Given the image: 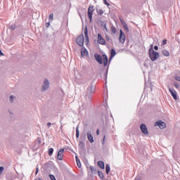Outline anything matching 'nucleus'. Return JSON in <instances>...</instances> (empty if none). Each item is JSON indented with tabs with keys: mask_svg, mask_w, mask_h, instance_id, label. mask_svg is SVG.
Returning a JSON list of instances; mask_svg holds the SVG:
<instances>
[{
	"mask_svg": "<svg viewBox=\"0 0 180 180\" xmlns=\"http://www.w3.org/2000/svg\"><path fill=\"white\" fill-rule=\"evenodd\" d=\"M149 57L151 60V61H155L156 60H158L160 57V53L158 52H156L153 49H149Z\"/></svg>",
	"mask_w": 180,
	"mask_h": 180,
	"instance_id": "f257e3e1",
	"label": "nucleus"
},
{
	"mask_svg": "<svg viewBox=\"0 0 180 180\" xmlns=\"http://www.w3.org/2000/svg\"><path fill=\"white\" fill-rule=\"evenodd\" d=\"M49 88H50V82H49V80H47V79H45L41 91V92H44V91H47Z\"/></svg>",
	"mask_w": 180,
	"mask_h": 180,
	"instance_id": "f03ea898",
	"label": "nucleus"
},
{
	"mask_svg": "<svg viewBox=\"0 0 180 180\" xmlns=\"http://www.w3.org/2000/svg\"><path fill=\"white\" fill-rule=\"evenodd\" d=\"M94 11L95 10L94 9V6H90L88 8L87 16H88L90 22H92V15H94Z\"/></svg>",
	"mask_w": 180,
	"mask_h": 180,
	"instance_id": "7ed1b4c3",
	"label": "nucleus"
},
{
	"mask_svg": "<svg viewBox=\"0 0 180 180\" xmlns=\"http://www.w3.org/2000/svg\"><path fill=\"white\" fill-rule=\"evenodd\" d=\"M154 126L155 127H158L160 129H165V127H167V124L162 121H157L155 122Z\"/></svg>",
	"mask_w": 180,
	"mask_h": 180,
	"instance_id": "20e7f679",
	"label": "nucleus"
},
{
	"mask_svg": "<svg viewBox=\"0 0 180 180\" xmlns=\"http://www.w3.org/2000/svg\"><path fill=\"white\" fill-rule=\"evenodd\" d=\"M84 35H83V34H81V35H79V36L77 38V39H76V43H77V44H78V46H84Z\"/></svg>",
	"mask_w": 180,
	"mask_h": 180,
	"instance_id": "39448f33",
	"label": "nucleus"
},
{
	"mask_svg": "<svg viewBox=\"0 0 180 180\" xmlns=\"http://www.w3.org/2000/svg\"><path fill=\"white\" fill-rule=\"evenodd\" d=\"M120 43H122L123 44V43H124V41H126V35H124V33H123V31L122 30H120Z\"/></svg>",
	"mask_w": 180,
	"mask_h": 180,
	"instance_id": "423d86ee",
	"label": "nucleus"
},
{
	"mask_svg": "<svg viewBox=\"0 0 180 180\" xmlns=\"http://www.w3.org/2000/svg\"><path fill=\"white\" fill-rule=\"evenodd\" d=\"M94 92H95V88L94 86L90 85L87 89L86 96L91 98V94H94Z\"/></svg>",
	"mask_w": 180,
	"mask_h": 180,
	"instance_id": "0eeeda50",
	"label": "nucleus"
},
{
	"mask_svg": "<svg viewBox=\"0 0 180 180\" xmlns=\"http://www.w3.org/2000/svg\"><path fill=\"white\" fill-rule=\"evenodd\" d=\"M98 43H99V44H102L103 46H105V44H106V41H105V39L102 37V35H101V34H98Z\"/></svg>",
	"mask_w": 180,
	"mask_h": 180,
	"instance_id": "6e6552de",
	"label": "nucleus"
},
{
	"mask_svg": "<svg viewBox=\"0 0 180 180\" xmlns=\"http://www.w3.org/2000/svg\"><path fill=\"white\" fill-rule=\"evenodd\" d=\"M140 129L143 134H148V129H147V127L144 124H141L140 125Z\"/></svg>",
	"mask_w": 180,
	"mask_h": 180,
	"instance_id": "1a4fd4ad",
	"label": "nucleus"
},
{
	"mask_svg": "<svg viewBox=\"0 0 180 180\" xmlns=\"http://www.w3.org/2000/svg\"><path fill=\"white\" fill-rule=\"evenodd\" d=\"M63 157H64V149H60L57 155V158L60 161H63Z\"/></svg>",
	"mask_w": 180,
	"mask_h": 180,
	"instance_id": "9d476101",
	"label": "nucleus"
},
{
	"mask_svg": "<svg viewBox=\"0 0 180 180\" xmlns=\"http://www.w3.org/2000/svg\"><path fill=\"white\" fill-rule=\"evenodd\" d=\"M94 57L98 64H103V60L101 55L95 54Z\"/></svg>",
	"mask_w": 180,
	"mask_h": 180,
	"instance_id": "9b49d317",
	"label": "nucleus"
},
{
	"mask_svg": "<svg viewBox=\"0 0 180 180\" xmlns=\"http://www.w3.org/2000/svg\"><path fill=\"white\" fill-rule=\"evenodd\" d=\"M84 43H86V44H88V43H89V37H88V28L86 27L84 29Z\"/></svg>",
	"mask_w": 180,
	"mask_h": 180,
	"instance_id": "f8f14e48",
	"label": "nucleus"
},
{
	"mask_svg": "<svg viewBox=\"0 0 180 180\" xmlns=\"http://www.w3.org/2000/svg\"><path fill=\"white\" fill-rule=\"evenodd\" d=\"M172 96L174 98V99H175V101H176V99H178V96H176V91H175V90L174 89H169Z\"/></svg>",
	"mask_w": 180,
	"mask_h": 180,
	"instance_id": "ddd939ff",
	"label": "nucleus"
},
{
	"mask_svg": "<svg viewBox=\"0 0 180 180\" xmlns=\"http://www.w3.org/2000/svg\"><path fill=\"white\" fill-rule=\"evenodd\" d=\"M87 139L89 143H94V141H95L94 140V136H92V133L91 131L87 132Z\"/></svg>",
	"mask_w": 180,
	"mask_h": 180,
	"instance_id": "4468645a",
	"label": "nucleus"
},
{
	"mask_svg": "<svg viewBox=\"0 0 180 180\" xmlns=\"http://www.w3.org/2000/svg\"><path fill=\"white\" fill-rule=\"evenodd\" d=\"M81 54L82 57H86L88 56V51L86 49L82 48L81 49Z\"/></svg>",
	"mask_w": 180,
	"mask_h": 180,
	"instance_id": "2eb2a0df",
	"label": "nucleus"
},
{
	"mask_svg": "<svg viewBox=\"0 0 180 180\" xmlns=\"http://www.w3.org/2000/svg\"><path fill=\"white\" fill-rule=\"evenodd\" d=\"M103 65L106 67L108 65V56L106 55H103Z\"/></svg>",
	"mask_w": 180,
	"mask_h": 180,
	"instance_id": "dca6fc26",
	"label": "nucleus"
},
{
	"mask_svg": "<svg viewBox=\"0 0 180 180\" xmlns=\"http://www.w3.org/2000/svg\"><path fill=\"white\" fill-rule=\"evenodd\" d=\"M98 165L101 169H105V163L103 161H98Z\"/></svg>",
	"mask_w": 180,
	"mask_h": 180,
	"instance_id": "f3484780",
	"label": "nucleus"
},
{
	"mask_svg": "<svg viewBox=\"0 0 180 180\" xmlns=\"http://www.w3.org/2000/svg\"><path fill=\"white\" fill-rule=\"evenodd\" d=\"M162 53L163 54V56H165V57H169V52L165 49H163L162 51Z\"/></svg>",
	"mask_w": 180,
	"mask_h": 180,
	"instance_id": "a211bd4d",
	"label": "nucleus"
},
{
	"mask_svg": "<svg viewBox=\"0 0 180 180\" xmlns=\"http://www.w3.org/2000/svg\"><path fill=\"white\" fill-rule=\"evenodd\" d=\"M105 172L106 174H109V172H110V166L109 164H107L105 166Z\"/></svg>",
	"mask_w": 180,
	"mask_h": 180,
	"instance_id": "6ab92c4d",
	"label": "nucleus"
},
{
	"mask_svg": "<svg viewBox=\"0 0 180 180\" xmlns=\"http://www.w3.org/2000/svg\"><path fill=\"white\" fill-rule=\"evenodd\" d=\"M16 101V97L15 96H10V102L13 103Z\"/></svg>",
	"mask_w": 180,
	"mask_h": 180,
	"instance_id": "aec40b11",
	"label": "nucleus"
},
{
	"mask_svg": "<svg viewBox=\"0 0 180 180\" xmlns=\"http://www.w3.org/2000/svg\"><path fill=\"white\" fill-rule=\"evenodd\" d=\"M53 151H54V149H53L52 148H49L48 150L49 155H50V156L53 155Z\"/></svg>",
	"mask_w": 180,
	"mask_h": 180,
	"instance_id": "412c9836",
	"label": "nucleus"
},
{
	"mask_svg": "<svg viewBox=\"0 0 180 180\" xmlns=\"http://www.w3.org/2000/svg\"><path fill=\"white\" fill-rule=\"evenodd\" d=\"M53 19H54V14L51 13L49 15V22H53Z\"/></svg>",
	"mask_w": 180,
	"mask_h": 180,
	"instance_id": "4be33fe9",
	"label": "nucleus"
},
{
	"mask_svg": "<svg viewBox=\"0 0 180 180\" xmlns=\"http://www.w3.org/2000/svg\"><path fill=\"white\" fill-rule=\"evenodd\" d=\"M76 137L79 139V129H78V127L76 128Z\"/></svg>",
	"mask_w": 180,
	"mask_h": 180,
	"instance_id": "5701e85b",
	"label": "nucleus"
},
{
	"mask_svg": "<svg viewBox=\"0 0 180 180\" xmlns=\"http://www.w3.org/2000/svg\"><path fill=\"white\" fill-rule=\"evenodd\" d=\"M98 15H103V9H97L96 10Z\"/></svg>",
	"mask_w": 180,
	"mask_h": 180,
	"instance_id": "b1692460",
	"label": "nucleus"
},
{
	"mask_svg": "<svg viewBox=\"0 0 180 180\" xmlns=\"http://www.w3.org/2000/svg\"><path fill=\"white\" fill-rule=\"evenodd\" d=\"M116 56V51L115 49L111 50V57H115Z\"/></svg>",
	"mask_w": 180,
	"mask_h": 180,
	"instance_id": "393cba45",
	"label": "nucleus"
},
{
	"mask_svg": "<svg viewBox=\"0 0 180 180\" xmlns=\"http://www.w3.org/2000/svg\"><path fill=\"white\" fill-rule=\"evenodd\" d=\"M80 139H81V140H86V135H85V134H81V136H80Z\"/></svg>",
	"mask_w": 180,
	"mask_h": 180,
	"instance_id": "a878e982",
	"label": "nucleus"
},
{
	"mask_svg": "<svg viewBox=\"0 0 180 180\" xmlns=\"http://www.w3.org/2000/svg\"><path fill=\"white\" fill-rule=\"evenodd\" d=\"M123 27L125 29L126 32H129V26H127V24H124Z\"/></svg>",
	"mask_w": 180,
	"mask_h": 180,
	"instance_id": "bb28decb",
	"label": "nucleus"
},
{
	"mask_svg": "<svg viewBox=\"0 0 180 180\" xmlns=\"http://www.w3.org/2000/svg\"><path fill=\"white\" fill-rule=\"evenodd\" d=\"M9 29H11V30H15L16 29V25H12L9 27Z\"/></svg>",
	"mask_w": 180,
	"mask_h": 180,
	"instance_id": "cd10ccee",
	"label": "nucleus"
},
{
	"mask_svg": "<svg viewBox=\"0 0 180 180\" xmlns=\"http://www.w3.org/2000/svg\"><path fill=\"white\" fill-rule=\"evenodd\" d=\"M84 146H85V144L84 143V142H82V141H80L79 142V146L81 147L82 148H83Z\"/></svg>",
	"mask_w": 180,
	"mask_h": 180,
	"instance_id": "c85d7f7f",
	"label": "nucleus"
},
{
	"mask_svg": "<svg viewBox=\"0 0 180 180\" xmlns=\"http://www.w3.org/2000/svg\"><path fill=\"white\" fill-rule=\"evenodd\" d=\"M174 85L177 89H179V84L178 82H174Z\"/></svg>",
	"mask_w": 180,
	"mask_h": 180,
	"instance_id": "c756f323",
	"label": "nucleus"
},
{
	"mask_svg": "<svg viewBox=\"0 0 180 180\" xmlns=\"http://www.w3.org/2000/svg\"><path fill=\"white\" fill-rule=\"evenodd\" d=\"M98 176H100L101 179H103V173L98 172Z\"/></svg>",
	"mask_w": 180,
	"mask_h": 180,
	"instance_id": "7c9ffc66",
	"label": "nucleus"
},
{
	"mask_svg": "<svg viewBox=\"0 0 180 180\" xmlns=\"http://www.w3.org/2000/svg\"><path fill=\"white\" fill-rule=\"evenodd\" d=\"M77 162V165L79 168H81V161L79 160H76Z\"/></svg>",
	"mask_w": 180,
	"mask_h": 180,
	"instance_id": "2f4dec72",
	"label": "nucleus"
},
{
	"mask_svg": "<svg viewBox=\"0 0 180 180\" xmlns=\"http://www.w3.org/2000/svg\"><path fill=\"white\" fill-rule=\"evenodd\" d=\"M111 32L115 34H116V28H115L114 27H111Z\"/></svg>",
	"mask_w": 180,
	"mask_h": 180,
	"instance_id": "473e14b6",
	"label": "nucleus"
},
{
	"mask_svg": "<svg viewBox=\"0 0 180 180\" xmlns=\"http://www.w3.org/2000/svg\"><path fill=\"white\" fill-rule=\"evenodd\" d=\"M5 169V167H0V175L2 174V172H4V170Z\"/></svg>",
	"mask_w": 180,
	"mask_h": 180,
	"instance_id": "72a5a7b5",
	"label": "nucleus"
},
{
	"mask_svg": "<svg viewBox=\"0 0 180 180\" xmlns=\"http://www.w3.org/2000/svg\"><path fill=\"white\" fill-rule=\"evenodd\" d=\"M49 178H50L51 180H56V177H55L54 175H53V174H50V175H49Z\"/></svg>",
	"mask_w": 180,
	"mask_h": 180,
	"instance_id": "f704fd0d",
	"label": "nucleus"
},
{
	"mask_svg": "<svg viewBox=\"0 0 180 180\" xmlns=\"http://www.w3.org/2000/svg\"><path fill=\"white\" fill-rule=\"evenodd\" d=\"M174 79H176V81H179V82H180V77H179V76H175Z\"/></svg>",
	"mask_w": 180,
	"mask_h": 180,
	"instance_id": "c9c22d12",
	"label": "nucleus"
},
{
	"mask_svg": "<svg viewBox=\"0 0 180 180\" xmlns=\"http://www.w3.org/2000/svg\"><path fill=\"white\" fill-rule=\"evenodd\" d=\"M103 3L105 4V5H107V6H109V3H108V1L106 0H103Z\"/></svg>",
	"mask_w": 180,
	"mask_h": 180,
	"instance_id": "e433bc0d",
	"label": "nucleus"
},
{
	"mask_svg": "<svg viewBox=\"0 0 180 180\" xmlns=\"http://www.w3.org/2000/svg\"><path fill=\"white\" fill-rule=\"evenodd\" d=\"M120 22H121L122 26H124V25H126V22H124V20H120Z\"/></svg>",
	"mask_w": 180,
	"mask_h": 180,
	"instance_id": "4c0bfd02",
	"label": "nucleus"
},
{
	"mask_svg": "<svg viewBox=\"0 0 180 180\" xmlns=\"http://www.w3.org/2000/svg\"><path fill=\"white\" fill-rule=\"evenodd\" d=\"M105 39H106L107 41H110V37H109V36L106 35Z\"/></svg>",
	"mask_w": 180,
	"mask_h": 180,
	"instance_id": "58836bf2",
	"label": "nucleus"
},
{
	"mask_svg": "<svg viewBox=\"0 0 180 180\" xmlns=\"http://www.w3.org/2000/svg\"><path fill=\"white\" fill-rule=\"evenodd\" d=\"M165 44H167V39H164V40L162 41V45H163V46H165Z\"/></svg>",
	"mask_w": 180,
	"mask_h": 180,
	"instance_id": "ea45409f",
	"label": "nucleus"
},
{
	"mask_svg": "<svg viewBox=\"0 0 180 180\" xmlns=\"http://www.w3.org/2000/svg\"><path fill=\"white\" fill-rule=\"evenodd\" d=\"M47 127H50L51 126V122H48L46 124Z\"/></svg>",
	"mask_w": 180,
	"mask_h": 180,
	"instance_id": "a19ab883",
	"label": "nucleus"
},
{
	"mask_svg": "<svg viewBox=\"0 0 180 180\" xmlns=\"http://www.w3.org/2000/svg\"><path fill=\"white\" fill-rule=\"evenodd\" d=\"M99 133H100L99 129H97V131H96V134H97V136H99Z\"/></svg>",
	"mask_w": 180,
	"mask_h": 180,
	"instance_id": "79ce46f5",
	"label": "nucleus"
},
{
	"mask_svg": "<svg viewBox=\"0 0 180 180\" xmlns=\"http://www.w3.org/2000/svg\"><path fill=\"white\" fill-rule=\"evenodd\" d=\"M0 56H4V53H2V50L0 49Z\"/></svg>",
	"mask_w": 180,
	"mask_h": 180,
	"instance_id": "37998d69",
	"label": "nucleus"
},
{
	"mask_svg": "<svg viewBox=\"0 0 180 180\" xmlns=\"http://www.w3.org/2000/svg\"><path fill=\"white\" fill-rule=\"evenodd\" d=\"M38 172H39V167H37V169H36V174H38Z\"/></svg>",
	"mask_w": 180,
	"mask_h": 180,
	"instance_id": "c03bdc74",
	"label": "nucleus"
},
{
	"mask_svg": "<svg viewBox=\"0 0 180 180\" xmlns=\"http://www.w3.org/2000/svg\"><path fill=\"white\" fill-rule=\"evenodd\" d=\"M154 49H155V50H156V51H157V50H158V46H154Z\"/></svg>",
	"mask_w": 180,
	"mask_h": 180,
	"instance_id": "a18cd8bd",
	"label": "nucleus"
},
{
	"mask_svg": "<svg viewBox=\"0 0 180 180\" xmlns=\"http://www.w3.org/2000/svg\"><path fill=\"white\" fill-rule=\"evenodd\" d=\"M50 26V22L46 23V27H49Z\"/></svg>",
	"mask_w": 180,
	"mask_h": 180,
	"instance_id": "49530a36",
	"label": "nucleus"
},
{
	"mask_svg": "<svg viewBox=\"0 0 180 180\" xmlns=\"http://www.w3.org/2000/svg\"><path fill=\"white\" fill-rule=\"evenodd\" d=\"M76 161H78L79 159L78 158V156H75Z\"/></svg>",
	"mask_w": 180,
	"mask_h": 180,
	"instance_id": "de8ad7c7",
	"label": "nucleus"
},
{
	"mask_svg": "<svg viewBox=\"0 0 180 180\" xmlns=\"http://www.w3.org/2000/svg\"><path fill=\"white\" fill-rule=\"evenodd\" d=\"M105 30H108V28H106V26H105Z\"/></svg>",
	"mask_w": 180,
	"mask_h": 180,
	"instance_id": "09e8293b",
	"label": "nucleus"
},
{
	"mask_svg": "<svg viewBox=\"0 0 180 180\" xmlns=\"http://www.w3.org/2000/svg\"><path fill=\"white\" fill-rule=\"evenodd\" d=\"M105 136H104V138H103V141H105Z\"/></svg>",
	"mask_w": 180,
	"mask_h": 180,
	"instance_id": "8fccbe9b",
	"label": "nucleus"
},
{
	"mask_svg": "<svg viewBox=\"0 0 180 180\" xmlns=\"http://www.w3.org/2000/svg\"><path fill=\"white\" fill-rule=\"evenodd\" d=\"M135 180H140V179H135Z\"/></svg>",
	"mask_w": 180,
	"mask_h": 180,
	"instance_id": "3c124183",
	"label": "nucleus"
}]
</instances>
